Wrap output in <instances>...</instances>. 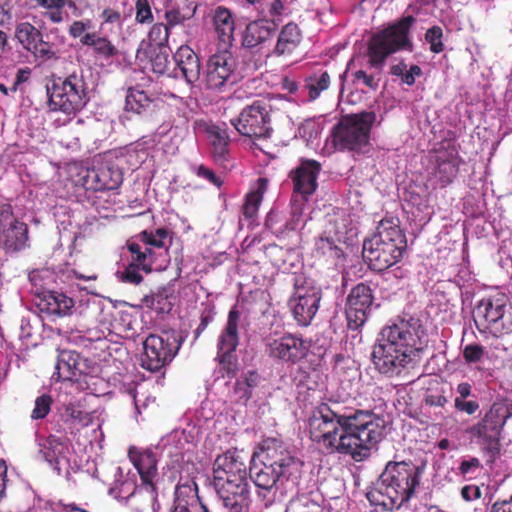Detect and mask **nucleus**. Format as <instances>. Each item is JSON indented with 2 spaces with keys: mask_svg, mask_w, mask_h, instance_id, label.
Listing matches in <instances>:
<instances>
[{
  "mask_svg": "<svg viewBox=\"0 0 512 512\" xmlns=\"http://www.w3.org/2000/svg\"><path fill=\"white\" fill-rule=\"evenodd\" d=\"M126 248L130 253L129 263L139 266L145 273H150L153 270L156 260L155 251L149 250L135 236L127 240Z\"/></svg>",
  "mask_w": 512,
  "mask_h": 512,
  "instance_id": "32",
  "label": "nucleus"
},
{
  "mask_svg": "<svg viewBox=\"0 0 512 512\" xmlns=\"http://www.w3.org/2000/svg\"><path fill=\"white\" fill-rule=\"evenodd\" d=\"M28 279L31 284V293L39 300L41 296L46 294L55 283V274L48 268L34 269Z\"/></svg>",
  "mask_w": 512,
  "mask_h": 512,
  "instance_id": "36",
  "label": "nucleus"
},
{
  "mask_svg": "<svg viewBox=\"0 0 512 512\" xmlns=\"http://www.w3.org/2000/svg\"><path fill=\"white\" fill-rule=\"evenodd\" d=\"M234 394L237 396L238 401L245 404L252 396V389L237 379L234 385Z\"/></svg>",
  "mask_w": 512,
  "mask_h": 512,
  "instance_id": "64",
  "label": "nucleus"
},
{
  "mask_svg": "<svg viewBox=\"0 0 512 512\" xmlns=\"http://www.w3.org/2000/svg\"><path fill=\"white\" fill-rule=\"evenodd\" d=\"M77 176L76 185L92 191L115 190L123 182L122 170L109 162L101 163L90 169L81 168Z\"/></svg>",
  "mask_w": 512,
  "mask_h": 512,
  "instance_id": "17",
  "label": "nucleus"
},
{
  "mask_svg": "<svg viewBox=\"0 0 512 512\" xmlns=\"http://www.w3.org/2000/svg\"><path fill=\"white\" fill-rule=\"evenodd\" d=\"M1 236L7 252L18 253L29 247V227L17 218L2 227Z\"/></svg>",
  "mask_w": 512,
  "mask_h": 512,
  "instance_id": "25",
  "label": "nucleus"
},
{
  "mask_svg": "<svg viewBox=\"0 0 512 512\" xmlns=\"http://www.w3.org/2000/svg\"><path fill=\"white\" fill-rule=\"evenodd\" d=\"M133 464L137 469L141 484L155 485L154 479L157 476V461L152 452L140 453L137 457L133 458Z\"/></svg>",
  "mask_w": 512,
  "mask_h": 512,
  "instance_id": "37",
  "label": "nucleus"
},
{
  "mask_svg": "<svg viewBox=\"0 0 512 512\" xmlns=\"http://www.w3.org/2000/svg\"><path fill=\"white\" fill-rule=\"evenodd\" d=\"M484 355V348L479 344H468L463 349V358L467 364L479 362Z\"/></svg>",
  "mask_w": 512,
  "mask_h": 512,
  "instance_id": "60",
  "label": "nucleus"
},
{
  "mask_svg": "<svg viewBox=\"0 0 512 512\" xmlns=\"http://www.w3.org/2000/svg\"><path fill=\"white\" fill-rule=\"evenodd\" d=\"M419 484L420 470L411 460L389 461L366 497L371 505L391 511L408 502Z\"/></svg>",
  "mask_w": 512,
  "mask_h": 512,
  "instance_id": "3",
  "label": "nucleus"
},
{
  "mask_svg": "<svg viewBox=\"0 0 512 512\" xmlns=\"http://www.w3.org/2000/svg\"><path fill=\"white\" fill-rule=\"evenodd\" d=\"M414 23L415 18L408 15L373 33L367 44L370 67L381 70L390 55L400 50L412 51L409 34Z\"/></svg>",
  "mask_w": 512,
  "mask_h": 512,
  "instance_id": "7",
  "label": "nucleus"
},
{
  "mask_svg": "<svg viewBox=\"0 0 512 512\" xmlns=\"http://www.w3.org/2000/svg\"><path fill=\"white\" fill-rule=\"evenodd\" d=\"M376 121L373 111H362L344 117L334 128V142L341 149L360 150L369 142L371 128Z\"/></svg>",
  "mask_w": 512,
  "mask_h": 512,
  "instance_id": "13",
  "label": "nucleus"
},
{
  "mask_svg": "<svg viewBox=\"0 0 512 512\" xmlns=\"http://www.w3.org/2000/svg\"><path fill=\"white\" fill-rule=\"evenodd\" d=\"M300 472V462L277 438L263 439L251 456L248 477L263 492L275 494L278 485L294 481Z\"/></svg>",
  "mask_w": 512,
  "mask_h": 512,
  "instance_id": "2",
  "label": "nucleus"
},
{
  "mask_svg": "<svg viewBox=\"0 0 512 512\" xmlns=\"http://www.w3.org/2000/svg\"><path fill=\"white\" fill-rule=\"evenodd\" d=\"M140 271L142 270L139 266L129 263L121 274L122 282L139 285L143 281Z\"/></svg>",
  "mask_w": 512,
  "mask_h": 512,
  "instance_id": "59",
  "label": "nucleus"
},
{
  "mask_svg": "<svg viewBox=\"0 0 512 512\" xmlns=\"http://www.w3.org/2000/svg\"><path fill=\"white\" fill-rule=\"evenodd\" d=\"M92 27V21L75 20L69 28L68 33L74 39H79L83 46L92 48L93 54L106 61L119 55L116 45L107 37L102 36L100 32L89 31Z\"/></svg>",
  "mask_w": 512,
  "mask_h": 512,
  "instance_id": "18",
  "label": "nucleus"
},
{
  "mask_svg": "<svg viewBox=\"0 0 512 512\" xmlns=\"http://www.w3.org/2000/svg\"><path fill=\"white\" fill-rule=\"evenodd\" d=\"M248 476L245 458L237 448L218 455L213 464V482Z\"/></svg>",
  "mask_w": 512,
  "mask_h": 512,
  "instance_id": "22",
  "label": "nucleus"
},
{
  "mask_svg": "<svg viewBox=\"0 0 512 512\" xmlns=\"http://www.w3.org/2000/svg\"><path fill=\"white\" fill-rule=\"evenodd\" d=\"M262 198L263 195L260 190L249 192L245 196L242 213L246 219H253L257 215Z\"/></svg>",
  "mask_w": 512,
  "mask_h": 512,
  "instance_id": "51",
  "label": "nucleus"
},
{
  "mask_svg": "<svg viewBox=\"0 0 512 512\" xmlns=\"http://www.w3.org/2000/svg\"><path fill=\"white\" fill-rule=\"evenodd\" d=\"M285 512H324V508L319 501V495L310 492L293 497L289 501Z\"/></svg>",
  "mask_w": 512,
  "mask_h": 512,
  "instance_id": "40",
  "label": "nucleus"
},
{
  "mask_svg": "<svg viewBox=\"0 0 512 512\" xmlns=\"http://www.w3.org/2000/svg\"><path fill=\"white\" fill-rule=\"evenodd\" d=\"M353 82H362L367 88L376 91L379 87V79H375L372 74L364 70H358L353 73Z\"/></svg>",
  "mask_w": 512,
  "mask_h": 512,
  "instance_id": "61",
  "label": "nucleus"
},
{
  "mask_svg": "<svg viewBox=\"0 0 512 512\" xmlns=\"http://www.w3.org/2000/svg\"><path fill=\"white\" fill-rule=\"evenodd\" d=\"M169 290L160 288L150 295H145L142 303L157 313H169L172 309V303L169 300Z\"/></svg>",
  "mask_w": 512,
  "mask_h": 512,
  "instance_id": "47",
  "label": "nucleus"
},
{
  "mask_svg": "<svg viewBox=\"0 0 512 512\" xmlns=\"http://www.w3.org/2000/svg\"><path fill=\"white\" fill-rule=\"evenodd\" d=\"M331 84V73L324 67L312 71L304 78V90L307 91L308 101L318 99L322 92L328 90Z\"/></svg>",
  "mask_w": 512,
  "mask_h": 512,
  "instance_id": "34",
  "label": "nucleus"
},
{
  "mask_svg": "<svg viewBox=\"0 0 512 512\" xmlns=\"http://www.w3.org/2000/svg\"><path fill=\"white\" fill-rule=\"evenodd\" d=\"M99 18L101 20L100 30H102L105 25L121 27L124 21L121 11L111 6L105 7L99 14Z\"/></svg>",
  "mask_w": 512,
  "mask_h": 512,
  "instance_id": "55",
  "label": "nucleus"
},
{
  "mask_svg": "<svg viewBox=\"0 0 512 512\" xmlns=\"http://www.w3.org/2000/svg\"><path fill=\"white\" fill-rule=\"evenodd\" d=\"M236 60L230 49L218 47L207 61L205 86L209 90H221L233 76Z\"/></svg>",
  "mask_w": 512,
  "mask_h": 512,
  "instance_id": "20",
  "label": "nucleus"
},
{
  "mask_svg": "<svg viewBox=\"0 0 512 512\" xmlns=\"http://www.w3.org/2000/svg\"><path fill=\"white\" fill-rule=\"evenodd\" d=\"M41 31L30 22H19L15 26L14 38L21 47L33 54L37 41L40 40Z\"/></svg>",
  "mask_w": 512,
  "mask_h": 512,
  "instance_id": "38",
  "label": "nucleus"
},
{
  "mask_svg": "<svg viewBox=\"0 0 512 512\" xmlns=\"http://www.w3.org/2000/svg\"><path fill=\"white\" fill-rule=\"evenodd\" d=\"M302 41V33L298 25L289 22L282 27L273 53L278 57L291 56L299 47Z\"/></svg>",
  "mask_w": 512,
  "mask_h": 512,
  "instance_id": "30",
  "label": "nucleus"
},
{
  "mask_svg": "<svg viewBox=\"0 0 512 512\" xmlns=\"http://www.w3.org/2000/svg\"><path fill=\"white\" fill-rule=\"evenodd\" d=\"M172 231L168 228H157L154 230H143L135 237L142 242L149 250L168 249L172 242Z\"/></svg>",
  "mask_w": 512,
  "mask_h": 512,
  "instance_id": "35",
  "label": "nucleus"
},
{
  "mask_svg": "<svg viewBox=\"0 0 512 512\" xmlns=\"http://www.w3.org/2000/svg\"><path fill=\"white\" fill-rule=\"evenodd\" d=\"M135 20L140 24H151L154 20L151 6L148 0H137L135 3Z\"/></svg>",
  "mask_w": 512,
  "mask_h": 512,
  "instance_id": "58",
  "label": "nucleus"
},
{
  "mask_svg": "<svg viewBox=\"0 0 512 512\" xmlns=\"http://www.w3.org/2000/svg\"><path fill=\"white\" fill-rule=\"evenodd\" d=\"M436 163V175L442 186L450 184L458 173L457 159L453 156L446 157L439 154L436 156Z\"/></svg>",
  "mask_w": 512,
  "mask_h": 512,
  "instance_id": "45",
  "label": "nucleus"
},
{
  "mask_svg": "<svg viewBox=\"0 0 512 512\" xmlns=\"http://www.w3.org/2000/svg\"><path fill=\"white\" fill-rule=\"evenodd\" d=\"M183 338L174 329H163L160 334H150L143 342L142 366L158 372L169 365L181 348Z\"/></svg>",
  "mask_w": 512,
  "mask_h": 512,
  "instance_id": "12",
  "label": "nucleus"
},
{
  "mask_svg": "<svg viewBox=\"0 0 512 512\" xmlns=\"http://www.w3.org/2000/svg\"><path fill=\"white\" fill-rule=\"evenodd\" d=\"M170 29L167 24H154L148 34L149 40L154 42L158 48H167Z\"/></svg>",
  "mask_w": 512,
  "mask_h": 512,
  "instance_id": "54",
  "label": "nucleus"
},
{
  "mask_svg": "<svg viewBox=\"0 0 512 512\" xmlns=\"http://www.w3.org/2000/svg\"><path fill=\"white\" fill-rule=\"evenodd\" d=\"M197 11V4L194 2H183L177 6L171 7L165 12L166 24L172 28L183 24L185 21L192 19Z\"/></svg>",
  "mask_w": 512,
  "mask_h": 512,
  "instance_id": "42",
  "label": "nucleus"
},
{
  "mask_svg": "<svg viewBox=\"0 0 512 512\" xmlns=\"http://www.w3.org/2000/svg\"><path fill=\"white\" fill-rule=\"evenodd\" d=\"M228 512H248L252 499L251 492H216Z\"/></svg>",
  "mask_w": 512,
  "mask_h": 512,
  "instance_id": "41",
  "label": "nucleus"
},
{
  "mask_svg": "<svg viewBox=\"0 0 512 512\" xmlns=\"http://www.w3.org/2000/svg\"><path fill=\"white\" fill-rule=\"evenodd\" d=\"M197 176L206 179L211 184L215 185L216 187H221L223 184V181L218 177L213 170L207 168L204 165H199L196 169Z\"/></svg>",
  "mask_w": 512,
  "mask_h": 512,
  "instance_id": "62",
  "label": "nucleus"
},
{
  "mask_svg": "<svg viewBox=\"0 0 512 512\" xmlns=\"http://www.w3.org/2000/svg\"><path fill=\"white\" fill-rule=\"evenodd\" d=\"M153 100L143 90L130 87L125 98V110L141 115L151 110Z\"/></svg>",
  "mask_w": 512,
  "mask_h": 512,
  "instance_id": "39",
  "label": "nucleus"
},
{
  "mask_svg": "<svg viewBox=\"0 0 512 512\" xmlns=\"http://www.w3.org/2000/svg\"><path fill=\"white\" fill-rule=\"evenodd\" d=\"M46 93L50 109L67 115H76L89 101L87 84L83 75L77 73L53 77L46 85Z\"/></svg>",
  "mask_w": 512,
  "mask_h": 512,
  "instance_id": "8",
  "label": "nucleus"
},
{
  "mask_svg": "<svg viewBox=\"0 0 512 512\" xmlns=\"http://www.w3.org/2000/svg\"><path fill=\"white\" fill-rule=\"evenodd\" d=\"M511 416L508 406L495 402L476 424L466 430L484 448L491 462L500 456L502 433Z\"/></svg>",
  "mask_w": 512,
  "mask_h": 512,
  "instance_id": "9",
  "label": "nucleus"
},
{
  "mask_svg": "<svg viewBox=\"0 0 512 512\" xmlns=\"http://www.w3.org/2000/svg\"><path fill=\"white\" fill-rule=\"evenodd\" d=\"M508 299L496 294L481 299L473 310V320L480 333L488 332L494 338L512 333V313H506Z\"/></svg>",
  "mask_w": 512,
  "mask_h": 512,
  "instance_id": "10",
  "label": "nucleus"
},
{
  "mask_svg": "<svg viewBox=\"0 0 512 512\" xmlns=\"http://www.w3.org/2000/svg\"><path fill=\"white\" fill-rule=\"evenodd\" d=\"M176 67H174L179 75L188 84H194L200 78L201 65L198 55L188 45H181L173 55Z\"/></svg>",
  "mask_w": 512,
  "mask_h": 512,
  "instance_id": "24",
  "label": "nucleus"
},
{
  "mask_svg": "<svg viewBox=\"0 0 512 512\" xmlns=\"http://www.w3.org/2000/svg\"><path fill=\"white\" fill-rule=\"evenodd\" d=\"M209 138L212 146V156L215 162L223 163L228 156L229 137L226 131L219 127H212L209 130Z\"/></svg>",
  "mask_w": 512,
  "mask_h": 512,
  "instance_id": "43",
  "label": "nucleus"
},
{
  "mask_svg": "<svg viewBox=\"0 0 512 512\" xmlns=\"http://www.w3.org/2000/svg\"><path fill=\"white\" fill-rule=\"evenodd\" d=\"M346 410L342 402L328 400L317 405L308 420L310 439L327 454H340Z\"/></svg>",
  "mask_w": 512,
  "mask_h": 512,
  "instance_id": "6",
  "label": "nucleus"
},
{
  "mask_svg": "<svg viewBox=\"0 0 512 512\" xmlns=\"http://www.w3.org/2000/svg\"><path fill=\"white\" fill-rule=\"evenodd\" d=\"M373 301V290L366 283H358L350 290L345 304L347 327L350 330H358L366 323Z\"/></svg>",
  "mask_w": 512,
  "mask_h": 512,
  "instance_id": "19",
  "label": "nucleus"
},
{
  "mask_svg": "<svg viewBox=\"0 0 512 512\" xmlns=\"http://www.w3.org/2000/svg\"><path fill=\"white\" fill-rule=\"evenodd\" d=\"M36 305L42 313L64 317L71 314L75 302L73 298L63 292L49 290L39 300H36Z\"/></svg>",
  "mask_w": 512,
  "mask_h": 512,
  "instance_id": "27",
  "label": "nucleus"
},
{
  "mask_svg": "<svg viewBox=\"0 0 512 512\" xmlns=\"http://www.w3.org/2000/svg\"><path fill=\"white\" fill-rule=\"evenodd\" d=\"M442 38L443 31L439 26H433L426 31L425 40L429 43L431 52L438 54L444 50Z\"/></svg>",
  "mask_w": 512,
  "mask_h": 512,
  "instance_id": "57",
  "label": "nucleus"
},
{
  "mask_svg": "<svg viewBox=\"0 0 512 512\" xmlns=\"http://www.w3.org/2000/svg\"><path fill=\"white\" fill-rule=\"evenodd\" d=\"M272 111L273 107L269 100L258 99L245 106L230 123L241 136L268 139L273 133Z\"/></svg>",
  "mask_w": 512,
  "mask_h": 512,
  "instance_id": "11",
  "label": "nucleus"
},
{
  "mask_svg": "<svg viewBox=\"0 0 512 512\" xmlns=\"http://www.w3.org/2000/svg\"><path fill=\"white\" fill-rule=\"evenodd\" d=\"M454 407L457 411L465 412L468 415H473L479 410V403L475 400L466 401L464 400H454Z\"/></svg>",
  "mask_w": 512,
  "mask_h": 512,
  "instance_id": "63",
  "label": "nucleus"
},
{
  "mask_svg": "<svg viewBox=\"0 0 512 512\" xmlns=\"http://www.w3.org/2000/svg\"><path fill=\"white\" fill-rule=\"evenodd\" d=\"M223 372L222 376L234 377L238 372V358L235 353H217L215 358Z\"/></svg>",
  "mask_w": 512,
  "mask_h": 512,
  "instance_id": "53",
  "label": "nucleus"
},
{
  "mask_svg": "<svg viewBox=\"0 0 512 512\" xmlns=\"http://www.w3.org/2000/svg\"><path fill=\"white\" fill-rule=\"evenodd\" d=\"M53 403V399L48 394H42L38 396L35 400V406L31 413V418L33 420H39L45 418L50 410Z\"/></svg>",
  "mask_w": 512,
  "mask_h": 512,
  "instance_id": "56",
  "label": "nucleus"
},
{
  "mask_svg": "<svg viewBox=\"0 0 512 512\" xmlns=\"http://www.w3.org/2000/svg\"><path fill=\"white\" fill-rule=\"evenodd\" d=\"M213 487L216 492H251L248 476L213 482Z\"/></svg>",
  "mask_w": 512,
  "mask_h": 512,
  "instance_id": "50",
  "label": "nucleus"
},
{
  "mask_svg": "<svg viewBox=\"0 0 512 512\" xmlns=\"http://www.w3.org/2000/svg\"><path fill=\"white\" fill-rule=\"evenodd\" d=\"M152 71L159 75H167L169 77L178 78V74L175 68H171V62L169 61L168 48H158V51H154L150 58Z\"/></svg>",
  "mask_w": 512,
  "mask_h": 512,
  "instance_id": "46",
  "label": "nucleus"
},
{
  "mask_svg": "<svg viewBox=\"0 0 512 512\" xmlns=\"http://www.w3.org/2000/svg\"><path fill=\"white\" fill-rule=\"evenodd\" d=\"M32 56L36 61L39 60L41 62L57 60L59 58L57 52L53 49V44L45 41L42 33L40 40L36 43Z\"/></svg>",
  "mask_w": 512,
  "mask_h": 512,
  "instance_id": "52",
  "label": "nucleus"
},
{
  "mask_svg": "<svg viewBox=\"0 0 512 512\" xmlns=\"http://www.w3.org/2000/svg\"><path fill=\"white\" fill-rule=\"evenodd\" d=\"M265 347L270 358L289 365H294L306 358L309 351L307 342L300 335L292 333L267 337Z\"/></svg>",
  "mask_w": 512,
  "mask_h": 512,
  "instance_id": "16",
  "label": "nucleus"
},
{
  "mask_svg": "<svg viewBox=\"0 0 512 512\" xmlns=\"http://www.w3.org/2000/svg\"><path fill=\"white\" fill-rule=\"evenodd\" d=\"M275 24L266 20L250 22L243 33L242 45L245 48H254L272 37Z\"/></svg>",
  "mask_w": 512,
  "mask_h": 512,
  "instance_id": "31",
  "label": "nucleus"
},
{
  "mask_svg": "<svg viewBox=\"0 0 512 512\" xmlns=\"http://www.w3.org/2000/svg\"><path fill=\"white\" fill-rule=\"evenodd\" d=\"M295 292L290 301L294 319L300 326H308L315 317L322 299V289L306 278L295 279Z\"/></svg>",
  "mask_w": 512,
  "mask_h": 512,
  "instance_id": "15",
  "label": "nucleus"
},
{
  "mask_svg": "<svg viewBox=\"0 0 512 512\" xmlns=\"http://www.w3.org/2000/svg\"><path fill=\"white\" fill-rule=\"evenodd\" d=\"M321 171V164L313 159H301L299 165L290 172L289 177L292 180L294 192L301 195L302 202L296 204L293 197L291 210V220L287 223L290 230L298 228L302 217V206L308 197L317 189V178Z\"/></svg>",
  "mask_w": 512,
  "mask_h": 512,
  "instance_id": "14",
  "label": "nucleus"
},
{
  "mask_svg": "<svg viewBox=\"0 0 512 512\" xmlns=\"http://www.w3.org/2000/svg\"><path fill=\"white\" fill-rule=\"evenodd\" d=\"M37 6L46 9L44 17L54 24H59L64 21L67 13L64 12L66 0H33Z\"/></svg>",
  "mask_w": 512,
  "mask_h": 512,
  "instance_id": "49",
  "label": "nucleus"
},
{
  "mask_svg": "<svg viewBox=\"0 0 512 512\" xmlns=\"http://www.w3.org/2000/svg\"><path fill=\"white\" fill-rule=\"evenodd\" d=\"M208 507L198 495V486L194 477L181 475L175 488L174 508L172 512H208Z\"/></svg>",
  "mask_w": 512,
  "mask_h": 512,
  "instance_id": "21",
  "label": "nucleus"
},
{
  "mask_svg": "<svg viewBox=\"0 0 512 512\" xmlns=\"http://www.w3.org/2000/svg\"><path fill=\"white\" fill-rule=\"evenodd\" d=\"M207 19L217 36V46L231 49L235 40V17L232 11L225 6L218 5L209 10Z\"/></svg>",
  "mask_w": 512,
  "mask_h": 512,
  "instance_id": "23",
  "label": "nucleus"
},
{
  "mask_svg": "<svg viewBox=\"0 0 512 512\" xmlns=\"http://www.w3.org/2000/svg\"><path fill=\"white\" fill-rule=\"evenodd\" d=\"M241 313L237 306H233L227 317V323L217 340V353H235L239 345L238 327Z\"/></svg>",
  "mask_w": 512,
  "mask_h": 512,
  "instance_id": "28",
  "label": "nucleus"
},
{
  "mask_svg": "<svg viewBox=\"0 0 512 512\" xmlns=\"http://www.w3.org/2000/svg\"><path fill=\"white\" fill-rule=\"evenodd\" d=\"M40 454L54 469L60 470L61 460H67L68 446L59 437L50 435L40 444Z\"/></svg>",
  "mask_w": 512,
  "mask_h": 512,
  "instance_id": "33",
  "label": "nucleus"
},
{
  "mask_svg": "<svg viewBox=\"0 0 512 512\" xmlns=\"http://www.w3.org/2000/svg\"><path fill=\"white\" fill-rule=\"evenodd\" d=\"M315 254L326 260L337 261L343 256V251L333 238L320 236L315 242Z\"/></svg>",
  "mask_w": 512,
  "mask_h": 512,
  "instance_id": "48",
  "label": "nucleus"
},
{
  "mask_svg": "<svg viewBox=\"0 0 512 512\" xmlns=\"http://www.w3.org/2000/svg\"><path fill=\"white\" fill-rule=\"evenodd\" d=\"M386 434L387 423L382 415L347 406L340 454L349 455L357 462L363 461L377 450Z\"/></svg>",
  "mask_w": 512,
  "mask_h": 512,
  "instance_id": "4",
  "label": "nucleus"
},
{
  "mask_svg": "<svg viewBox=\"0 0 512 512\" xmlns=\"http://www.w3.org/2000/svg\"><path fill=\"white\" fill-rule=\"evenodd\" d=\"M427 334L422 321L410 314L397 316L380 332L372 359L382 374L394 375L424 349Z\"/></svg>",
  "mask_w": 512,
  "mask_h": 512,
  "instance_id": "1",
  "label": "nucleus"
},
{
  "mask_svg": "<svg viewBox=\"0 0 512 512\" xmlns=\"http://www.w3.org/2000/svg\"><path fill=\"white\" fill-rule=\"evenodd\" d=\"M157 498L155 485H139L138 489L124 496V505L130 512H154Z\"/></svg>",
  "mask_w": 512,
  "mask_h": 512,
  "instance_id": "29",
  "label": "nucleus"
},
{
  "mask_svg": "<svg viewBox=\"0 0 512 512\" xmlns=\"http://www.w3.org/2000/svg\"><path fill=\"white\" fill-rule=\"evenodd\" d=\"M84 363L81 355L72 350H62L57 358L56 376L58 381H78L83 374Z\"/></svg>",
  "mask_w": 512,
  "mask_h": 512,
  "instance_id": "26",
  "label": "nucleus"
},
{
  "mask_svg": "<svg viewBox=\"0 0 512 512\" xmlns=\"http://www.w3.org/2000/svg\"><path fill=\"white\" fill-rule=\"evenodd\" d=\"M407 247L405 233L399 226V219H382L376 232L363 243V258L375 272H383L398 263Z\"/></svg>",
  "mask_w": 512,
  "mask_h": 512,
  "instance_id": "5",
  "label": "nucleus"
},
{
  "mask_svg": "<svg viewBox=\"0 0 512 512\" xmlns=\"http://www.w3.org/2000/svg\"><path fill=\"white\" fill-rule=\"evenodd\" d=\"M93 422V415L90 412L81 410L73 405H69L65 409L64 424L70 429V433H74V429L79 431L80 428L87 427Z\"/></svg>",
  "mask_w": 512,
  "mask_h": 512,
  "instance_id": "44",
  "label": "nucleus"
}]
</instances>
